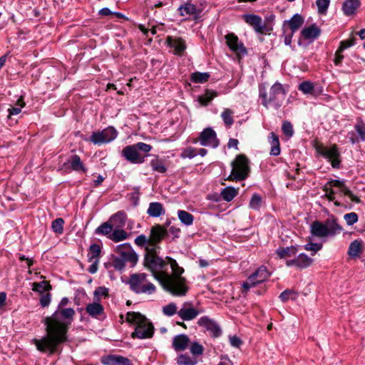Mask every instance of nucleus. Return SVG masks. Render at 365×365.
Returning a JSON list of instances; mask_svg holds the SVG:
<instances>
[{
  "label": "nucleus",
  "mask_w": 365,
  "mask_h": 365,
  "mask_svg": "<svg viewBox=\"0 0 365 365\" xmlns=\"http://www.w3.org/2000/svg\"><path fill=\"white\" fill-rule=\"evenodd\" d=\"M322 248V245L319 243L310 242L304 245V249L307 251H312L313 253L312 255H314L315 253L319 251Z\"/></svg>",
  "instance_id": "nucleus-63"
},
{
  "label": "nucleus",
  "mask_w": 365,
  "mask_h": 365,
  "mask_svg": "<svg viewBox=\"0 0 365 365\" xmlns=\"http://www.w3.org/2000/svg\"><path fill=\"white\" fill-rule=\"evenodd\" d=\"M249 160L243 154L236 156L232 163V172L228 179L230 180L240 181L247 178L250 172Z\"/></svg>",
  "instance_id": "nucleus-9"
},
{
  "label": "nucleus",
  "mask_w": 365,
  "mask_h": 365,
  "mask_svg": "<svg viewBox=\"0 0 365 365\" xmlns=\"http://www.w3.org/2000/svg\"><path fill=\"white\" fill-rule=\"evenodd\" d=\"M176 363L178 365H196L197 360L187 354H180L176 359Z\"/></svg>",
  "instance_id": "nucleus-40"
},
{
  "label": "nucleus",
  "mask_w": 365,
  "mask_h": 365,
  "mask_svg": "<svg viewBox=\"0 0 365 365\" xmlns=\"http://www.w3.org/2000/svg\"><path fill=\"white\" fill-rule=\"evenodd\" d=\"M113 230V225L110 222H106L101 224L98 227L96 230V234L97 235H108L112 234Z\"/></svg>",
  "instance_id": "nucleus-45"
},
{
  "label": "nucleus",
  "mask_w": 365,
  "mask_h": 365,
  "mask_svg": "<svg viewBox=\"0 0 365 365\" xmlns=\"http://www.w3.org/2000/svg\"><path fill=\"white\" fill-rule=\"evenodd\" d=\"M313 262V259L307 255L299 254L297 258L287 260L285 264L287 267H296L298 269H305L309 267Z\"/></svg>",
  "instance_id": "nucleus-19"
},
{
  "label": "nucleus",
  "mask_w": 365,
  "mask_h": 365,
  "mask_svg": "<svg viewBox=\"0 0 365 365\" xmlns=\"http://www.w3.org/2000/svg\"><path fill=\"white\" fill-rule=\"evenodd\" d=\"M202 312V309L194 307L191 302H185L178 310V315L182 321H192Z\"/></svg>",
  "instance_id": "nucleus-14"
},
{
  "label": "nucleus",
  "mask_w": 365,
  "mask_h": 365,
  "mask_svg": "<svg viewBox=\"0 0 365 365\" xmlns=\"http://www.w3.org/2000/svg\"><path fill=\"white\" fill-rule=\"evenodd\" d=\"M198 141L202 146L215 148L219 145V140L217 138V134L212 128H205L200 133L198 138L193 140V143H195Z\"/></svg>",
  "instance_id": "nucleus-13"
},
{
  "label": "nucleus",
  "mask_w": 365,
  "mask_h": 365,
  "mask_svg": "<svg viewBox=\"0 0 365 365\" xmlns=\"http://www.w3.org/2000/svg\"><path fill=\"white\" fill-rule=\"evenodd\" d=\"M361 6L360 0H346L342 4L341 10L345 16H352L356 14Z\"/></svg>",
  "instance_id": "nucleus-24"
},
{
  "label": "nucleus",
  "mask_w": 365,
  "mask_h": 365,
  "mask_svg": "<svg viewBox=\"0 0 365 365\" xmlns=\"http://www.w3.org/2000/svg\"><path fill=\"white\" fill-rule=\"evenodd\" d=\"M101 252V248L100 245L97 244H93L90 246L88 252V260L89 262L93 260L99 259Z\"/></svg>",
  "instance_id": "nucleus-38"
},
{
  "label": "nucleus",
  "mask_w": 365,
  "mask_h": 365,
  "mask_svg": "<svg viewBox=\"0 0 365 365\" xmlns=\"http://www.w3.org/2000/svg\"><path fill=\"white\" fill-rule=\"evenodd\" d=\"M282 130L283 133L289 138H291L294 134L293 126L289 121H284L282 123Z\"/></svg>",
  "instance_id": "nucleus-57"
},
{
  "label": "nucleus",
  "mask_w": 365,
  "mask_h": 365,
  "mask_svg": "<svg viewBox=\"0 0 365 365\" xmlns=\"http://www.w3.org/2000/svg\"><path fill=\"white\" fill-rule=\"evenodd\" d=\"M144 266L152 272L154 278L158 280L162 286V283L164 282V270H165L167 267L165 259H163L158 255L145 256Z\"/></svg>",
  "instance_id": "nucleus-8"
},
{
  "label": "nucleus",
  "mask_w": 365,
  "mask_h": 365,
  "mask_svg": "<svg viewBox=\"0 0 365 365\" xmlns=\"http://www.w3.org/2000/svg\"><path fill=\"white\" fill-rule=\"evenodd\" d=\"M316 150L318 154L330 162L333 168H339L341 164L340 152L336 145L334 144L330 147H326L320 144L316 146Z\"/></svg>",
  "instance_id": "nucleus-10"
},
{
  "label": "nucleus",
  "mask_w": 365,
  "mask_h": 365,
  "mask_svg": "<svg viewBox=\"0 0 365 365\" xmlns=\"http://www.w3.org/2000/svg\"><path fill=\"white\" fill-rule=\"evenodd\" d=\"M167 235L168 230L165 227L160 225L153 226L150 229V244H159Z\"/></svg>",
  "instance_id": "nucleus-20"
},
{
  "label": "nucleus",
  "mask_w": 365,
  "mask_h": 365,
  "mask_svg": "<svg viewBox=\"0 0 365 365\" xmlns=\"http://www.w3.org/2000/svg\"><path fill=\"white\" fill-rule=\"evenodd\" d=\"M329 0H317L316 4L317 6L318 12L319 14H325L329 6Z\"/></svg>",
  "instance_id": "nucleus-60"
},
{
  "label": "nucleus",
  "mask_w": 365,
  "mask_h": 365,
  "mask_svg": "<svg viewBox=\"0 0 365 365\" xmlns=\"http://www.w3.org/2000/svg\"><path fill=\"white\" fill-rule=\"evenodd\" d=\"M226 44L230 50L234 51L238 56H245L247 53V49L244 44L239 41L238 37L233 33L225 35Z\"/></svg>",
  "instance_id": "nucleus-17"
},
{
  "label": "nucleus",
  "mask_w": 365,
  "mask_h": 365,
  "mask_svg": "<svg viewBox=\"0 0 365 365\" xmlns=\"http://www.w3.org/2000/svg\"><path fill=\"white\" fill-rule=\"evenodd\" d=\"M151 150L150 145L139 142L125 146L122 150V155L131 163L140 164L144 163L147 153Z\"/></svg>",
  "instance_id": "nucleus-6"
},
{
  "label": "nucleus",
  "mask_w": 365,
  "mask_h": 365,
  "mask_svg": "<svg viewBox=\"0 0 365 365\" xmlns=\"http://www.w3.org/2000/svg\"><path fill=\"white\" fill-rule=\"evenodd\" d=\"M64 220L63 218H56L52 222L51 228L53 231L58 234H61L63 231Z\"/></svg>",
  "instance_id": "nucleus-52"
},
{
  "label": "nucleus",
  "mask_w": 365,
  "mask_h": 365,
  "mask_svg": "<svg viewBox=\"0 0 365 365\" xmlns=\"http://www.w3.org/2000/svg\"><path fill=\"white\" fill-rule=\"evenodd\" d=\"M304 21V18L300 14H296L289 20L284 21V24H287L294 34L303 25Z\"/></svg>",
  "instance_id": "nucleus-34"
},
{
  "label": "nucleus",
  "mask_w": 365,
  "mask_h": 365,
  "mask_svg": "<svg viewBox=\"0 0 365 365\" xmlns=\"http://www.w3.org/2000/svg\"><path fill=\"white\" fill-rule=\"evenodd\" d=\"M217 95V92L215 91L206 90L203 95L199 96L198 101L201 105L206 106Z\"/></svg>",
  "instance_id": "nucleus-39"
},
{
  "label": "nucleus",
  "mask_w": 365,
  "mask_h": 365,
  "mask_svg": "<svg viewBox=\"0 0 365 365\" xmlns=\"http://www.w3.org/2000/svg\"><path fill=\"white\" fill-rule=\"evenodd\" d=\"M63 167L64 168H70L76 172H82L83 173L87 172V168L84 166L81 158L78 155H71L68 161L63 163Z\"/></svg>",
  "instance_id": "nucleus-23"
},
{
  "label": "nucleus",
  "mask_w": 365,
  "mask_h": 365,
  "mask_svg": "<svg viewBox=\"0 0 365 365\" xmlns=\"http://www.w3.org/2000/svg\"><path fill=\"white\" fill-rule=\"evenodd\" d=\"M197 150L195 148H192V147H188V148H185L181 154H180V157L182 158H195V156H197Z\"/></svg>",
  "instance_id": "nucleus-58"
},
{
  "label": "nucleus",
  "mask_w": 365,
  "mask_h": 365,
  "mask_svg": "<svg viewBox=\"0 0 365 365\" xmlns=\"http://www.w3.org/2000/svg\"><path fill=\"white\" fill-rule=\"evenodd\" d=\"M200 327H204L214 337H218L221 335L222 331L219 325L212 319L207 316L200 317L197 321Z\"/></svg>",
  "instance_id": "nucleus-18"
},
{
  "label": "nucleus",
  "mask_w": 365,
  "mask_h": 365,
  "mask_svg": "<svg viewBox=\"0 0 365 365\" xmlns=\"http://www.w3.org/2000/svg\"><path fill=\"white\" fill-rule=\"evenodd\" d=\"M126 321L135 324L131 337L135 339L151 338L154 334V327L149 320L140 312H130L126 314Z\"/></svg>",
  "instance_id": "nucleus-5"
},
{
  "label": "nucleus",
  "mask_w": 365,
  "mask_h": 365,
  "mask_svg": "<svg viewBox=\"0 0 365 365\" xmlns=\"http://www.w3.org/2000/svg\"><path fill=\"white\" fill-rule=\"evenodd\" d=\"M238 191L233 187H227L221 191V195L227 202H230L237 195Z\"/></svg>",
  "instance_id": "nucleus-41"
},
{
  "label": "nucleus",
  "mask_w": 365,
  "mask_h": 365,
  "mask_svg": "<svg viewBox=\"0 0 365 365\" xmlns=\"http://www.w3.org/2000/svg\"><path fill=\"white\" fill-rule=\"evenodd\" d=\"M234 111L230 108H225L221 114L222 120L226 126L230 127L234 123Z\"/></svg>",
  "instance_id": "nucleus-47"
},
{
  "label": "nucleus",
  "mask_w": 365,
  "mask_h": 365,
  "mask_svg": "<svg viewBox=\"0 0 365 365\" xmlns=\"http://www.w3.org/2000/svg\"><path fill=\"white\" fill-rule=\"evenodd\" d=\"M344 219L345 220L346 224L348 225H352L358 221V215L355 212H350L345 214L344 216Z\"/></svg>",
  "instance_id": "nucleus-61"
},
{
  "label": "nucleus",
  "mask_w": 365,
  "mask_h": 365,
  "mask_svg": "<svg viewBox=\"0 0 365 365\" xmlns=\"http://www.w3.org/2000/svg\"><path fill=\"white\" fill-rule=\"evenodd\" d=\"M297 297V293L293 289H285L279 295V298L282 302H287L289 299L295 300Z\"/></svg>",
  "instance_id": "nucleus-51"
},
{
  "label": "nucleus",
  "mask_w": 365,
  "mask_h": 365,
  "mask_svg": "<svg viewBox=\"0 0 365 365\" xmlns=\"http://www.w3.org/2000/svg\"><path fill=\"white\" fill-rule=\"evenodd\" d=\"M178 216L179 220L184 225L189 226L193 222L194 217L192 214L185 210H178Z\"/></svg>",
  "instance_id": "nucleus-43"
},
{
  "label": "nucleus",
  "mask_w": 365,
  "mask_h": 365,
  "mask_svg": "<svg viewBox=\"0 0 365 365\" xmlns=\"http://www.w3.org/2000/svg\"><path fill=\"white\" fill-rule=\"evenodd\" d=\"M165 261L167 265L169 264L173 273L170 274L167 272V267L164 270L162 287L165 291L170 292L175 296H184L186 294L188 287L186 285V279L182 277L184 272L182 267H180L176 260L170 257H166Z\"/></svg>",
  "instance_id": "nucleus-3"
},
{
  "label": "nucleus",
  "mask_w": 365,
  "mask_h": 365,
  "mask_svg": "<svg viewBox=\"0 0 365 365\" xmlns=\"http://www.w3.org/2000/svg\"><path fill=\"white\" fill-rule=\"evenodd\" d=\"M356 38L354 36L344 41H341L339 45V51H344L345 49L354 46L356 43Z\"/></svg>",
  "instance_id": "nucleus-59"
},
{
  "label": "nucleus",
  "mask_w": 365,
  "mask_h": 365,
  "mask_svg": "<svg viewBox=\"0 0 365 365\" xmlns=\"http://www.w3.org/2000/svg\"><path fill=\"white\" fill-rule=\"evenodd\" d=\"M190 344V340L188 336L181 334L173 337L172 347L175 351H182L189 346Z\"/></svg>",
  "instance_id": "nucleus-22"
},
{
  "label": "nucleus",
  "mask_w": 365,
  "mask_h": 365,
  "mask_svg": "<svg viewBox=\"0 0 365 365\" xmlns=\"http://www.w3.org/2000/svg\"><path fill=\"white\" fill-rule=\"evenodd\" d=\"M286 94L283 85L279 82H275L269 91H267L264 83L259 85V97L262 105L267 109L272 108L279 110L285 100Z\"/></svg>",
  "instance_id": "nucleus-4"
},
{
  "label": "nucleus",
  "mask_w": 365,
  "mask_h": 365,
  "mask_svg": "<svg viewBox=\"0 0 365 365\" xmlns=\"http://www.w3.org/2000/svg\"><path fill=\"white\" fill-rule=\"evenodd\" d=\"M75 313L72 308H58L51 316L46 317L43 323L47 334L40 339H33L36 349L49 354L58 351V346L67 341V332Z\"/></svg>",
  "instance_id": "nucleus-1"
},
{
  "label": "nucleus",
  "mask_w": 365,
  "mask_h": 365,
  "mask_svg": "<svg viewBox=\"0 0 365 365\" xmlns=\"http://www.w3.org/2000/svg\"><path fill=\"white\" fill-rule=\"evenodd\" d=\"M297 248L295 246L279 247L276 250V253L280 259L293 257L297 254Z\"/></svg>",
  "instance_id": "nucleus-37"
},
{
  "label": "nucleus",
  "mask_w": 365,
  "mask_h": 365,
  "mask_svg": "<svg viewBox=\"0 0 365 365\" xmlns=\"http://www.w3.org/2000/svg\"><path fill=\"white\" fill-rule=\"evenodd\" d=\"M311 233L318 237H328L324 223L314 221L311 225Z\"/></svg>",
  "instance_id": "nucleus-32"
},
{
  "label": "nucleus",
  "mask_w": 365,
  "mask_h": 365,
  "mask_svg": "<svg viewBox=\"0 0 365 365\" xmlns=\"http://www.w3.org/2000/svg\"><path fill=\"white\" fill-rule=\"evenodd\" d=\"M104 364L106 365H132L129 359L117 355L108 356Z\"/></svg>",
  "instance_id": "nucleus-33"
},
{
  "label": "nucleus",
  "mask_w": 365,
  "mask_h": 365,
  "mask_svg": "<svg viewBox=\"0 0 365 365\" xmlns=\"http://www.w3.org/2000/svg\"><path fill=\"white\" fill-rule=\"evenodd\" d=\"M324 225L326 227L327 235L329 236H334L337 234H339L342 231V227L337 222V220L332 217L331 218H328L325 222Z\"/></svg>",
  "instance_id": "nucleus-27"
},
{
  "label": "nucleus",
  "mask_w": 365,
  "mask_h": 365,
  "mask_svg": "<svg viewBox=\"0 0 365 365\" xmlns=\"http://www.w3.org/2000/svg\"><path fill=\"white\" fill-rule=\"evenodd\" d=\"M116 252L123 261L130 263L131 266H134L138 259L137 254L132 249L128 243H124L116 247Z\"/></svg>",
  "instance_id": "nucleus-16"
},
{
  "label": "nucleus",
  "mask_w": 365,
  "mask_h": 365,
  "mask_svg": "<svg viewBox=\"0 0 365 365\" xmlns=\"http://www.w3.org/2000/svg\"><path fill=\"white\" fill-rule=\"evenodd\" d=\"M165 213L163 204L158 202H153L149 204L147 214L152 217H158Z\"/></svg>",
  "instance_id": "nucleus-30"
},
{
  "label": "nucleus",
  "mask_w": 365,
  "mask_h": 365,
  "mask_svg": "<svg viewBox=\"0 0 365 365\" xmlns=\"http://www.w3.org/2000/svg\"><path fill=\"white\" fill-rule=\"evenodd\" d=\"M178 310L179 309H178L177 304L174 302L169 303L168 304L164 306L162 309L163 314L167 317H172L175 314H178Z\"/></svg>",
  "instance_id": "nucleus-49"
},
{
  "label": "nucleus",
  "mask_w": 365,
  "mask_h": 365,
  "mask_svg": "<svg viewBox=\"0 0 365 365\" xmlns=\"http://www.w3.org/2000/svg\"><path fill=\"white\" fill-rule=\"evenodd\" d=\"M320 34L321 30L316 24H312L309 26L304 27L301 31L302 36L304 39L309 40L310 41H313L314 39L318 38Z\"/></svg>",
  "instance_id": "nucleus-26"
},
{
  "label": "nucleus",
  "mask_w": 365,
  "mask_h": 365,
  "mask_svg": "<svg viewBox=\"0 0 365 365\" xmlns=\"http://www.w3.org/2000/svg\"><path fill=\"white\" fill-rule=\"evenodd\" d=\"M165 261L167 265L169 264L173 273L170 274L167 272V267L164 270L162 287L165 291L170 292L175 296H184L186 294L188 287L186 285V279L182 277L184 272L182 267H180L176 260L170 257H166Z\"/></svg>",
  "instance_id": "nucleus-2"
},
{
  "label": "nucleus",
  "mask_w": 365,
  "mask_h": 365,
  "mask_svg": "<svg viewBox=\"0 0 365 365\" xmlns=\"http://www.w3.org/2000/svg\"><path fill=\"white\" fill-rule=\"evenodd\" d=\"M160 249L158 244H147L145 247V256H157L158 250Z\"/></svg>",
  "instance_id": "nucleus-56"
},
{
  "label": "nucleus",
  "mask_w": 365,
  "mask_h": 365,
  "mask_svg": "<svg viewBox=\"0 0 365 365\" xmlns=\"http://www.w3.org/2000/svg\"><path fill=\"white\" fill-rule=\"evenodd\" d=\"M150 164L153 170L155 172L165 173L167 171V168L164 165L163 161L160 160L158 157L153 159Z\"/></svg>",
  "instance_id": "nucleus-42"
},
{
  "label": "nucleus",
  "mask_w": 365,
  "mask_h": 365,
  "mask_svg": "<svg viewBox=\"0 0 365 365\" xmlns=\"http://www.w3.org/2000/svg\"><path fill=\"white\" fill-rule=\"evenodd\" d=\"M108 237L117 242L125 240L128 237V234L122 229L115 228Z\"/></svg>",
  "instance_id": "nucleus-46"
},
{
  "label": "nucleus",
  "mask_w": 365,
  "mask_h": 365,
  "mask_svg": "<svg viewBox=\"0 0 365 365\" xmlns=\"http://www.w3.org/2000/svg\"><path fill=\"white\" fill-rule=\"evenodd\" d=\"M86 311L91 317L98 319L103 314L104 308L100 303L93 302L86 306Z\"/></svg>",
  "instance_id": "nucleus-29"
},
{
  "label": "nucleus",
  "mask_w": 365,
  "mask_h": 365,
  "mask_svg": "<svg viewBox=\"0 0 365 365\" xmlns=\"http://www.w3.org/2000/svg\"><path fill=\"white\" fill-rule=\"evenodd\" d=\"M269 142L271 145L270 155H279L280 154V145L278 136L272 132L269 134Z\"/></svg>",
  "instance_id": "nucleus-36"
},
{
  "label": "nucleus",
  "mask_w": 365,
  "mask_h": 365,
  "mask_svg": "<svg viewBox=\"0 0 365 365\" xmlns=\"http://www.w3.org/2000/svg\"><path fill=\"white\" fill-rule=\"evenodd\" d=\"M178 11L182 16H192L195 19H197L202 11L200 8L193 4L190 1L180 6Z\"/></svg>",
  "instance_id": "nucleus-21"
},
{
  "label": "nucleus",
  "mask_w": 365,
  "mask_h": 365,
  "mask_svg": "<svg viewBox=\"0 0 365 365\" xmlns=\"http://www.w3.org/2000/svg\"><path fill=\"white\" fill-rule=\"evenodd\" d=\"M242 19L247 24L252 26L257 33L264 34L272 31V29L267 27L262 21V19L259 16L255 14H245L242 16Z\"/></svg>",
  "instance_id": "nucleus-15"
},
{
  "label": "nucleus",
  "mask_w": 365,
  "mask_h": 365,
  "mask_svg": "<svg viewBox=\"0 0 365 365\" xmlns=\"http://www.w3.org/2000/svg\"><path fill=\"white\" fill-rule=\"evenodd\" d=\"M168 42L171 48L175 49V53L180 55L186 48L185 41L181 38L168 37Z\"/></svg>",
  "instance_id": "nucleus-28"
},
{
  "label": "nucleus",
  "mask_w": 365,
  "mask_h": 365,
  "mask_svg": "<svg viewBox=\"0 0 365 365\" xmlns=\"http://www.w3.org/2000/svg\"><path fill=\"white\" fill-rule=\"evenodd\" d=\"M354 129L359 135V140L365 141V124L362 120H358Z\"/></svg>",
  "instance_id": "nucleus-53"
},
{
  "label": "nucleus",
  "mask_w": 365,
  "mask_h": 365,
  "mask_svg": "<svg viewBox=\"0 0 365 365\" xmlns=\"http://www.w3.org/2000/svg\"><path fill=\"white\" fill-rule=\"evenodd\" d=\"M269 277V273L264 266L259 267L253 274H252L247 280L242 284V287L245 291H248L251 287H255L267 280Z\"/></svg>",
  "instance_id": "nucleus-12"
},
{
  "label": "nucleus",
  "mask_w": 365,
  "mask_h": 365,
  "mask_svg": "<svg viewBox=\"0 0 365 365\" xmlns=\"http://www.w3.org/2000/svg\"><path fill=\"white\" fill-rule=\"evenodd\" d=\"M135 243L139 247H145L147 244H150V240L145 235H140L135 239Z\"/></svg>",
  "instance_id": "nucleus-62"
},
{
  "label": "nucleus",
  "mask_w": 365,
  "mask_h": 365,
  "mask_svg": "<svg viewBox=\"0 0 365 365\" xmlns=\"http://www.w3.org/2000/svg\"><path fill=\"white\" fill-rule=\"evenodd\" d=\"M190 351L193 356V357L200 356L203 354L204 347L202 344L197 341L190 342Z\"/></svg>",
  "instance_id": "nucleus-50"
},
{
  "label": "nucleus",
  "mask_w": 365,
  "mask_h": 365,
  "mask_svg": "<svg viewBox=\"0 0 365 365\" xmlns=\"http://www.w3.org/2000/svg\"><path fill=\"white\" fill-rule=\"evenodd\" d=\"M262 205V197L259 195L255 193L250 201V207L254 210H259Z\"/></svg>",
  "instance_id": "nucleus-55"
},
{
  "label": "nucleus",
  "mask_w": 365,
  "mask_h": 365,
  "mask_svg": "<svg viewBox=\"0 0 365 365\" xmlns=\"http://www.w3.org/2000/svg\"><path fill=\"white\" fill-rule=\"evenodd\" d=\"M125 262L120 256L113 259V266L117 270H123L125 268Z\"/></svg>",
  "instance_id": "nucleus-64"
},
{
  "label": "nucleus",
  "mask_w": 365,
  "mask_h": 365,
  "mask_svg": "<svg viewBox=\"0 0 365 365\" xmlns=\"http://www.w3.org/2000/svg\"><path fill=\"white\" fill-rule=\"evenodd\" d=\"M147 277L145 273L131 274L128 281L130 289L136 294L154 293L156 290L155 286L148 280Z\"/></svg>",
  "instance_id": "nucleus-7"
},
{
  "label": "nucleus",
  "mask_w": 365,
  "mask_h": 365,
  "mask_svg": "<svg viewBox=\"0 0 365 365\" xmlns=\"http://www.w3.org/2000/svg\"><path fill=\"white\" fill-rule=\"evenodd\" d=\"M126 215L123 211H119L115 215H112L109 222L115 228H121L125 224Z\"/></svg>",
  "instance_id": "nucleus-35"
},
{
  "label": "nucleus",
  "mask_w": 365,
  "mask_h": 365,
  "mask_svg": "<svg viewBox=\"0 0 365 365\" xmlns=\"http://www.w3.org/2000/svg\"><path fill=\"white\" fill-rule=\"evenodd\" d=\"M298 89L304 94H311L314 91V85L310 81H303L299 85Z\"/></svg>",
  "instance_id": "nucleus-54"
},
{
  "label": "nucleus",
  "mask_w": 365,
  "mask_h": 365,
  "mask_svg": "<svg viewBox=\"0 0 365 365\" xmlns=\"http://www.w3.org/2000/svg\"><path fill=\"white\" fill-rule=\"evenodd\" d=\"M210 75L208 73L195 72L192 73L190 80L195 83H204L207 82Z\"/></svg>",
  "instance_id": "nucleus-44"
},
{
  "label": "nucleus",
  "mask_w": 365,
  "mask_h": 365,
  "mask_svg": "<svg viewBox=\"0 0 365 365\" xmlns=\"http://www.w3.org/2000/svg\"><path fill=\"white\" fill-rule=\"evenodd\" d=\"M330 184L333 187H339L340 189V192L344 195L348 196L352 202L356 203H359L361 202L359 197L354 195V193L346 186L344 181L334 180L330 182Z\"/></svg>",
  "instance_id": "nucleus-25"
},
{
  "label": "nucleus",
  "mask_w": 365,
  "mask_h": 365,
  "mask_svg": "<svg viewBox=\"0 0 365 365\" xmlns=\"http://www.w3.org/2000/svg\"><path fill=\"white\" fill-rule=\"evenodd\" d=\"M118 132L113 127H108L101 131L93 132L90 141L95 145L108 143L117 137Z\"/></svg>",
  "instance_id": "nucleus-11"
},
{
  "label": "nucleus",
  "mask_w": 365,
  "mask_h": 365,
  "mask_svg": "<svg viewBox=\"0 0 365 365\" xmlns=\"http://www.w3.org/2000/svg\"><path fill=\"white\" fill-rule=\"evenodd\" d=\"M364 248V245L362 241L360 240H354L349 245L347 254L351 258H358L360 257V254L362 252Z\"/></svg>",
  "instance_id": "nucleus-31"
},
{
  "label": "nucleus",
  "mask_w": 365,
  "mask_h": 365,
  "mask_svg": "<svg viewBox=\"0 0 365 365\" xmlns=\"http://www.w3.org/2000/svg\"><path fill=\"white\" fill-rule=\"evenodd\" d=\"M32 286V290L40 294H43L44 292L49 291L51 289L50 284L45 280L40 282H34Z\"/></svg>",
  "instance_id": "nucleus-48"
}]
</instances>
